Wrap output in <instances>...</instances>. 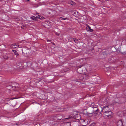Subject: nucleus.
<instances>
[{
    "label": "nucleus",
    "mask_w": 126,
    "mask_h": 126,
    "mask_svg": "<svg viewBox=\"0 0 126 126\" xmlns=\"http://www.w3.org/2000/svg\"><path fill=\"white\" fill-rule=\"evenodd\" d=\"M110 106L109 105L106 106H104L102 108L101 111L103 113L107 112L109 111H111V109L110 108Z\"/></svg>",
    "instance_id": "obj_1"
},
{
    "label": "nucleus",
    "mask_w": 126,
    "mask_h": 126,
    "mask_svg": "<svg viewBox=\"0 0 126 126\" xmlns=\"http://www.w3.org/2000/svg\"><path fill=\"white\" fill-rule=\"evenodd\" d=\"M117 115L119 117H122L126 115V110L123 111H119L117 113Z\"/></svg>",
    "instance_id": "obj_2"
},
{
    "label": "nucleus",
    "mask_w": 126,
    "mask_h": 126,
    "mask_svg": "<svg viewBox=\"0 0 126 126\" xmlns=\"http://www.w3.org/2000/svg\"><path fill=\"white\" fill-rule=\"evenodd\" d=\"M106 116L110 118L112 117L113 114V113L111 111H108L107 112L103 113Z\"/></svg>",
    "instance_id": "obj_3"
},
{
    "label": "nucleus",
    "mask_w": 126,
    "mask_h": 126,
    "mask_svg": "<svg viewBox=\"0 0 126 126\" xmlns=\"http://www.w3.org/2000/svg\"><path fill=\"white\" fill-rule=\"evenodd\" d=\"M38 18L39 19H43V18L42 17H41V16H40L39 15H38L37 16H36V17L35 16H32V17H31V19H33L34 20H37V18Z\"/></svg>",
    "instance_id": "obj_4"
},
{
    "label": "nucleus",
    "mask_w": 126,
    "mask_h": 126,
    "mask_svg": "<svg viewBox=\"0 0 126 126\" xmlns=\"http://www.w3.org/2000/svg\"><path fill=\"white\" fill-rule=\"evenodd\" d=\"M9 87H9L8 89H10V90L11 91H16L17 89V87L15 86H9Z\"/></svg>",
    "instance_id": "obj_5"
},
{
    "label": "nucleus",
    "mask_w": 126,
    "mask_h": 126,
    "mask_svg": "<svg viewBox=\"0 0 126 126\" xmlns=\"http://www.w3.org/2000/svg\"><path fill=\"white\" fill-rule=\"evenodd\" d=\"M117 126H123V123L122 120H119L117 123Z\"/></svg>",
    "instance_id": "obj_6"
},
{
    "label": "nucleus",
    "mask_w": 126,
    "mask_h": 126,
    "mask_svg": "<svg viewBox=\"0 0 126 126\" xmlns=\"http://www.w3.org/2000/svg\"><path fill=\"white\" fill-rule=\"evenodd\" d=\"M92 110L93 111V112H98L99 110L97 109V107L96 106L93 107V108H92Z\"/></svg>",
    "instance_id": "obj_7"
},
{
    "label": "nucleus",
    "mask_w": 126,
    "mask_h": 126,
    "mask_svg": "<svg viewBox=\"0 0 126 126\" xmlns=\"http://www.w3.org/2000/svg\"><path fill=\"white\" fill-rule=\"evenodd\" d=\"M11 47H12L13 48H17L19 47V46L18 45H16L15 44H13L11 45Z\"/></svg>",
    "instance_id": "obj_8"
},
{
    "label": "nucleus",
    "mask_w": 126,
    "mask_h": 126,
    "mask_svg": "<svg viewBox=\"0 0 126 126\" xmlns=\"http://www.w3.org/2000/svg\"><path fill=\"white\" fill-rule=\"evenodd\" d=\"M114 57H112L111 58H109L108 59L109 61L110 62H114L115 61L114 59Z\"/></svg>",
    "instance_id": "obj_9"
},
{
    "label": "nucleus",
    "mask_w": 126,
    "mask_h": 126,
    "mask_svg": "<svg viewBox=\"0 0 126 126\" xmlns=\"http://www.w3.org/2000/svg\"><path fill=\"white\" fill-rule=\"evenodd\" d=\"M75 117L76 119L79 120L81 118L80 115L79 114H77L75 115Z\"/></svg>",
    "instance_id": "obj_10"
},
{
    "label": "nucleus",
    "mask_w": 126,
    "mask_h": 126,
    "mask_svg": "<svg viewBox=\"0 0 126 126\" xmlns=\"http://www.w3.org/2000/svg\"><path fill=\"white\" fill-rule=\"evenodd\" d=\"M68 3L71 4L72 5H75V3L72 0H70L68 2Z\"/></svg>",
    "instance_id": "obj_11"
},
{
    "label": "nucleus",
    "mask_w": 126,
    "mask_h": 126,
    "mask_svg": "<svg viewBox=\"0 0 126 126\" xmlns=\"http://www.w3.org/2000/svg\"><path fill=\"white\" fill-rule=\"evenodd\" d=\"M87 27L88 28H87V30L89 31L90 32H92L93 31V30L92 29L90 28V27L88 25H87Z\"/></svg>",
    "instance_id": "obj_12"
},
{
    "label": "nucleus",
    "mask_w": 126,
    "mask_h": 126,
    "mask_svg": "<svg viewBox=\"0 0 126 126\" xmlns=\"http://www.w3.org/2000/svg\"><path fill=\"white\" fill-rule=\"evenodd\" d=\"M12 51L14 53V54L15 55H16L17 56H18L19 55L18 53L17 52V51L15 50H13Z\"/></svg>",
    "instance_id": "obj_13"
},
{
    "label": "nucleus",
    "mask_w": 126,
    "mask_h": 126,
    "mask_svg": "<svg viewBox=\"0 0 126 126\" xmlns=\"http://www.w3.org/2000/svg\"><path fill=\"white\" fill-rule=\"evenodd\" d=\"M5 46L4 45H2L0 46V48H3V49H5Z\"/></svg>",
    "instance_id": "obj_14"
},
{
    "label": "nucleus",
    "mask_w": 126,
    "mask_h": 126,
    "mask_svg": "<svg viewBox=\"0 0 126 126\" xmlns=\"http://www.w3.org/2000/svg\"><path fill=\"white\" fill-rule=\"evenodd\" d=\"M97 112H93L92 113H90L92 114V115H94L95 116H96L97 114Z\"/></svg>",
    "instance_id": "obj_15"
},
{
    "label": "nucleus",
    "mask_w": 126,
    "mask_h": 126,
    "mask_svg": "<svg viewBox=\"0 0 126 126\" xmlns=\"http://www.w3.org/2000/svg\"><path fill=\"white\" fill-rule=\"evenodd\" d=\"M73 39L74 41V42L75 43H77L78 42V40L76 38H73Z\"/></svg>",
    "instance_id": "obj_16"
},
{
    "label": "nucleus",
    "mask_w": 126,
    "mask_h": 126,
    "mask_svg": "<svg viewBox=\"0 0 126 126\" xmlns=\"http://www.w3.org/2000/svg\"><path fill=\"white\" fill-rule=\"evenodd\" d=\"M59 19H61L62 20H66V19H68L67 18H63V17H60L59 18Z\"/></svg>",
    "instance_id": "obj_17"
},
{
    "label": "nucleus",
    "mask_w": 126,
    "mask_h": 126,
    "mask_svg": "<svg viewBox=\"0 0 126 126\" xmlns=\"http://www.w3.org/2000/svg\"><path fill=\"white\" fill-rule=\"evenodd\" d=\"M3 58L5 59H7L8 58V57L6 55H4L3 56Z\"/></svg>",
    "instance_id": "obj_18"
},
{
    "label": "nucleus",
    "mask_w": 126,
    "mask_h": 126,
    "mask_svg": "<svg viewBox=\"0 0 126 126\" xmlns=\"http://www.w3.org/2000/svg\"><path fill=\"white\" fill-rule=\"evenodd\" d=\"M72 116H69V117H68V118H65V119H70L71 118H72Z\"/></svg>",
    "instance_id": "obj_19"
},
{
    "label": "nucleus",
    "mask_w": 126,
    "mask_h": 126,
    "mask_svg": "<svg viewBox=\"0 0 126 126\" xmlns=\"http://www.w3.org/2000/svg\"><path fill=\"white\" fill-rule=\"evenodd\" d=\"M83 66V65H81L79 66H77V68H81L82 66Z\"/></svg>",
    "instance_id": "obj_20"
},
{
    "label": "nucleus",
    "mask_w": 126,
    "mask_h": 126,
    "mask_svg": "<svg viewBox=\"0 0 126 126\" xmlns=\"http://www.w3.org/2000/svg\"><path fill=\"white\" fill-rule=\"evenodd\" d=\"M95 124L94 123H93L91 124V126H95Z\"/></svg>",
    "instance_id": "obj_21"
},
{
    "label": "nucleus",
    "mask_w": 126,
    "mask_h": 126,
    "mask_svg": "<svg viewBox=\"0 0 126 126\" xmlns=\"http://www.w3.org/2000/svg\"><path fill=\"white\" fill-rule=\"evenodd\" d=\"M103 103L104 104H106V103H107V101L105 100L104 101H103Z\"/></svg>",
    "instance_id": "obj_22"
},
{
    "label": "nucleus",
    "mask_w": 126,
    "mask_h": 126,
    "mask_svg": "<svg viewBox=\"0 0 126 126\" xmlns=\"http://www.w3.org/2000/svg\"><path fill=\"white\" fill-rule=\"evenodd\" d=\"M124 93L125 95H126V90L124 91Z\"/></svg>",
    "instance_id": "obj_23"
},
{
    "label": "nucleus",
    "mask_w": 126,
    "mask_h": 126,
    "mask_svg": "<svg viewBox=\"0 0 126 126\" xmlns=\"http://www.w3.org/2000/svg\"><path fill=\"white\" fill-rule=\"evenodd\" d=\"M16 99V98H11V100H13V99Z\"/></svg>",
    "instance_id": "obj_24"
},
{
    "label": "nucleus",
    "mask_w": 126,
    "mask_h": 126,
    "mask_svg": "<svg viewBox=\"0 0 126 126\" xmlns=\"http://www.w3.org/2000/svg\"><path fill=\"white\" fill-rule=\"evenodd\" d=\"M51 40H47V42H48V41H51Z\"/></svg>",
    "instance_id": "obj_25"
},
{
    "label": "nucleus",
    "mask_w": 126,
    "mask_h": 126,
    "mask_svg": "<svg viewBox=\"0 0 126 126\" xmlns=\"http://www.w3.org/2000/svg\"><path fill=\"white\" fill-rule=\"evenodd\" d=\"M79 126H86V125H81Z\"/></svg>",
    "instance_id": "obj_26"
},
{
    "label": "nucleus",
    "mask_w": 126,
    "mask_h": 126,
    "mask_svg": "<svg viewBox=\"0 0 126 126\" xmlns=\"http://www.w3.org/2000/svg\"><path fill=\"white\" fill-rule=\"evenodd\" d=\"M52 44H53V45H55V44L54 43H52Z\"/></svg>",
    "instance_id": "obj_27"
},
{
    "label": "nucleus",
    "mask_w": 126,
    "mask_h": 126,
    "mask_svg": "<svg viewBox=\"0 0 126 126\" xmlns=\"http://www.w3.org/2000/svg\"><path fill=\"white\" fill-rule=\"evenodd\" d=\"M22 53H23V51L22 50Z\"/></svg>",
    "instance_id": "obj_28"
},
{
    "label": "nucleus",
    "mask_w": 126,
    "mask_h": 126,
    "mask_svg": "<svg viewBox=\"0 0 126 126\" xmlns=\"http://www.w3.org/2000/svg\"><path fill=\"white\" fill-rule=\"evenodd\" d=\"M27 1H29V0H27Z\"/></svg>",
    "instance_id": "obj_29"
}]
</instances>
